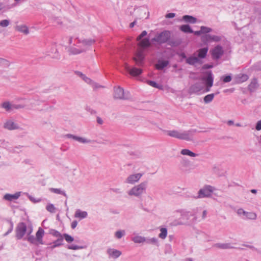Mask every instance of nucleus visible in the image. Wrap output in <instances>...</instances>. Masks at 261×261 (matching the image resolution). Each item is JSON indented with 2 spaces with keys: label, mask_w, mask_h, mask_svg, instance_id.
I'll use <instances>...</instances> for the list:
<instances>
[{
  "label": "nucleus",
  "mask_w": 261,
  "mask_h": 261,
  "mask_svg": "<svg viewBox=\"0 0 261 261\" xmlns=\"http://www.w3.org/2000/svg\"><path fill=\"white\" fill-rule=\"evenodd\" d=\"M76 44L69 47L68 52L71 55H77L86 52L88 48L95 42L93 39H79L76 38Z\"/></svg>",
  "instance_id": "obj_1"
},
{
  "label": "nucleus",
  "mask_w": 261,
  "mask_h": 261,
  "mask_svg": "<svg viewBox=\"0 0 261 261\" xmlns=\"http://www.w3.org/2000/svg\"><path fill=\"white\" fill-rule=\"evenodd\" d=\"M138 45L139 48L133 60L138 66H141L143 64L144 58V49L149 47L150 46V42L148 38H144L140 40Z\"/></svg>",
  "instance_id": "obj_2"
},
{
  "label": "nucleus",
  "mask_w": 261,
  "mask_h": 261,
  "mask_svg": "<svg viewBox=\"0 0 261 261\" xmlns=\"http://www.w3.org/2000/svg\"><path fill=\"white\" fill-rule=\"evenodd\" d=\"M146 188L147 182H142L132 188L127 193L130 196L140 197L146 192Z\"/></svg>",
  "instance_id": "obj_3"
},
{
  "label": "nucleus",
  "mask_w": 261,
  "mask_h": 261,
  "mask_svg": "<svg viewBox=\"0 0 261 261\" xmlns=\"http://www.w3.org/2000/svg\"><path fill=\"white\" fill-rule=\"evenodd\" d=\"M170 32L168 31H164L157 34L151 39L152 42H156L159 44L167 42L170 38Z\"/></svg>",
  "instance_id": "obj_4"
},
{
  "label": "nucleus",
  "mask_w": 261,
  "mask_h": 261,
  "mask_svg": "<svg viewBox=\"0 0 261 261\" xmlns=\"http://www.w3.org/2000/svg\"><path fill=\"white\" fill-rule=\"evenodd\" d=\"M213 192V188L211 186H206L203 188L200 189L198 192L196 198H202L210 197Z\"/></svg>",
  "instance_id": "obj_5"
},
{
  "label": "nucleus",
  "mask_w": 261,
  "mask_h": 261,
  "mask_svg": "<svg viewBox=\"0 0 261 261\" xmlns=\"http://www.w3.org/2000/svg\"><path fill=\"white\" fill-rule=\"evenodd\" d=\"M202 80L205 82L206 86L205 88L203 90V92H208L210 91L211 87L213 85L214 77L211 71L207 72V75L206 77H203Z\"/></svg>",
  "instance_id": "obj_6"
},
{
  "label": "nucleus",
  "mask_w": 261,
  "mask_h": 261,
  "mask_svg": "<svg viewBox=\"0 0 261 261\" xmlns=\"http://www.w3.org/2000/svg\"><path fill=\"white\" fill-rule=\"evenodd\" d=\"M210 53L213 59L218 60L223 55L224 50L221 45H218L210 50Z\"/></svg>",
  "instance_id": "obj_7"
},
{
  "label": "nucleus",
  "mask_w": 261,
  "mask_h": 261,
  "mask_svg": "<svg viewBox=\"0 0 261 261\" xmlns=\"http://www.w3.org/2000/svg\"><path fill=\"white\" fill-rule=\"evenodd\" d=\"M27 231V226L23 222L18 223L16 228V237L17 239H21L24 236Z\"/></svg>",
  "instance_id": "obj_8"
},
{
  "label": "nucleus",
  "mask_w": 261,
  "mask_h": 261,
  "mask_svg": "<svg viewBox=\"0 0 261 261\" xmlns=\"http://www.w3.org/2000/svg\"><path fill=\"white\" fill-rule=\"evenodd\" d=\"M143 175L141 173L130 174L127 177L124 182L125 184L134 185L139 181Z\"/></svg>",
  "instance_id": "obj_9"
},
{
  "label": "nucleus",
  "mask_w": 261,
  "mask_h": 261,
  "mask_svg": "<svg viewBox=\"0 0 261 261\" xmlns=\"http://www.w3.org/2000/svg\"><path fill=\"white\" fill-rule=\"evenodd\" d=\"M114 97L115 99H127L129 98L128 95L127 94L125 95L124 89L120 87L114 88Z\"/></svg>",
  "instance_id": "obj_10"
},
{
  "label": "nucleus",
  "mask_w": 261,
  "mask_h": 261,
  "mask_svg": "<svg viewBox=\"0 0 261 261\" xmlns=\"http://www.w3.org/2000/svg\"><path fill=\"white\" fill-rule=\"evenodd\" d=\"M125 70L129 72L130 75L133 76H137L141 74L142 70L141 69L133 67L130 68L127 64H125Z\"/></svg>",
  "instance_id": "obj_11"
},
{
  "label": "nucleus",
  "mask_w": 261,
  "mask_h": 261,
  "mask_svg": "<svg viewBox=\"0 0 261 261\" xmlns=\"http://www.w3.org/2000/svg\"><path fill=\"white\" fill-rule=\"evenodd\" d=\"M65 136L67 138L73 139L81 143H90L92 142L91 140L87 139L85 138L76 136L70 134H67L65 135Z\"/></svg>",
  "instance_id": "obj_12"
},
{
  "label": "nucleus",
  "mask_w": 261,
  "mask_h": 261,
  "mask_svg": "<svg viewBox=\"0 0 261 261\" xmlns=\"http://www.w3.org/2000/svg\"><path fill=\"white\" fill-rule=\"evenodd\" d=\"M193 139V134L191 130L180 131L179 139L186 141H191Z\"/></svg>",
  "instance_id": "obj_13"
},
{
  "label": "nucleus",
  "mask_w": 261,
  "mask_h": 261,
  "mask_svg": "<svg viewBox=\"0 0 261 261\" xmlns=\"http://www.w3.org/2000/svg\"><path fill=\"white\" fill-rule=\"evenodd\" d=\"M4 127L8 130H14L18 129L19 126L14 121L8 120L4 123Z\"/></svg>",
  "instance_id": "obj_14"
},
{
  "label": "nucleus",
  "mask_w": 261,
  "mask_h": 261,
  "mask_svg": "<svg viewBox=\"0 0 261 261\" xmlns=\"http://www.w3.org/2000/svg\"><path fill=\"white\" fill-rule=\"evenodd\" d=\"M208 50V48L207 47L200 48L194 53V55L196 56L199 60L200 59H204L206 56Z\"/></svg>",
  "instance_id": "obj_15"
},
{
  "label": "nucleus",
  "mask_w": 261,
  "mask_h": 261,
  "mask_svg": "<svg viewBox=\"0 0 261 261\" xmlns=\"http://www.w3.org/2000/svg\"><path fill=\"white\" fill-rule=\"evenodd\" d=\"M204 89V87L201 83H197L191 86L190 91L191 93H198Z\"/></svg>",
  "instance_id": "obj_16"
},
{
  "label": "nucleus",
  "mask_w": 261,
  "mask_h": 261,
  "mask_svg": "<svg viewBox=\"0 0 261 261\" xmlns=\"http://www.w3.org/2000/svg\"><path fill=\"white\" fill-rule=\"evenodd\" d=\"M107 252L110 257L116 259L118 258L122 254L121 252L114 248H109Z\"/></svg>",
  "instance_id": "obj_17"
},
{
  "label": "nucleus",
  "mask_w": 261,
  "mask_h": 261,
  "mask_svg": "<svg viewBox=\"0 0 261 261\" xmlns=\"http://www.w3.org/2000/svg\"><path fill=\"white\" fill-rule=\"evenodd\" d=\"M20 196V192H17L15 193L14 194H6L4 196V199L12 201L14 200L17 199L19 196Z\"/></svg>",
  "instance_id": "obj_18"
},
{
  "label": "nucleus",
  "mask_w": 261,
  "mask_h": 261,
  "mask_svg": "<svg viewBox=\"0 0 261 261\" xmlns=\"http://www.w3.org/2000/svg\"><path fill=\"white\" fill-rule=\"evenodd\" d=\"M1 107L8 113H11L13 111V104L8 101L2 103Z\"/></svg>",
  "instance_id": "obj_19"
},
{
  "label": "nucleus",
  "mask_w": 261,
  "mask_h": 261,
  "mask_svg": "<svg viewBox=\"0 0 261 261\" xmlns=\"http://www.w3.org/2000/svg\"><path fill=\"white\" fill-rule=\"evenodd\" d=\"M200 60L196 57V56H191L186 59V63L191 65H194L196 63H200Z\"/></svg>",
  "instance_id": "obj_20"
},
{
  "label": "nucleus",
  "mask_w": 261,
  "mask_h": 261,
  "mask_svg": "<svg viewBox=\"0 0 261 261\" xmlns=\"http://www.w3.org/2000/svg\"><path fill=\"white\" fill-rule=\"evenodd\" d=\"M44 234V230L40 227L36 233V240L41 244H43L42 238Z\"/></svg>",
  "instance_id": "obj_21"
},
{
  "label": "nucleus",
  "mask_w": 261,
  "mask_h": 261,
  "mask_svg": "<svg viewBox=\"0 0 261 261\" xmlns=\"http://www.w3.org/2000/svg\"><path fill=\"white\" fill-rule=\"evenodd\" d=\"M169 64V61L164 60H159L155 64V68L158 70H162Z\"/></svg>",
  "instance_id": "obj_22"
},
{
  "label": "nucleus",
  "mask_w": 261,
  "mask_h": 261,
  "mask_svg": "<svg viewBox=\"0 0 261 261\" xmlns=\"http://www.w3.org/2000/svg\"><path fill=\"white\" fill-rule=\"evenodd\" d=\"M49 55H52V58L59 59H60V55H59L58 51L56 45L51 47L49 51H48Z\"/></svg>",
  "instance_id": "obj_23"
},
{
  "label": "nucleus",
  "mask_w": 261,
  "mask_h": 261,
  "mask_svg": "<svg viewBox=\"0 0 261 261\" xmlns=\"http://www.w3.org/2000/svg\"><path fill=\"white\" fill-rule=\"evenodd\" d=\"M165 132L168 136L179 139L180 131L177 130H165Z\"/></svg>",
  "instance_id": "obj_24"
},
{
  "label": "nucleus",
  "mask_w": 261,
  "mask_h": 261,
  "mask_svg": "<svg viewBox=\"0 0 261 261\" xmlns=\"http://www.w3.org/2000/svg\"><path fill=\"white\" fill-rule=\"evenodd\" d=\"M88 216V213L86 211H82L78 209L75 211L74 217L80 218L81 219L86 218Z\"/></svg>",
  "instance_id": "obj_25"
},
{
  "label": "nucleus",
  "mask_w": 261,
  "mask_h": 261,
  "mask_svg": "<svg viewBox=\"0 0 261 261\" xmlns=\"http://www.w3.org/2000/svg\"><path fill=\"white\" fill-rule=\"evenodd\" d=\"M180 154L183 155H188L191 157H196L198 155V154L192 152L188 149H183L181 150Z\"/></svg>",
  "instance_id": "obj_26"
},
{
  "label": "nucleus",
  "mask_w": 261,
  "mask_h": 261,
  "mask_svg": "<svg viewBox=\"0 0 261 261\" xmlns=\"http://www.w3.org/2000/svg\"><path fill=\"white\" fill-rule=\"evenodd\" d=\"M16 31L23 33L25 35H27L29 33V30L28 28L25 25H17L15 28Z\"/></svg>",
  "instance_id": "obj_27"
},
{
  "label": "nucleus",
  "mask_w": 261,
  "mask_h": 261,
  "mask_svg": "<svg viewBox=\"0 0 261 261\" xmlns=\"http://www.w3.org/2000/svg\"><path fill=\"white\" fill-rule=\"evenodd\" d=\"M132 240L135 243H145L146 238L141 236L137 235L132 238Z\"/></svg>",
  "instance_id": "obj_28"
},
{
  "label": "nucleus",
  "mask_w": 261,
  "mask_h": 261,
  "mask_svg": "<svg viewBox=\"0 0 261 261\" xmlns=\"http://www.w3.org/2000/svg\"><path fill=\"white\" fill-rule=\"evenodd\" d=\"M75 73L77 76L81 77L86 83H87L88 84H92V80L90 78L87 77L85 74L82 73L81 72L79 71H76L75 72Z\"/></svg>",
  "instance_id": "obj_29"
},
{
  "label": "nucleus",
  "mask_w": 261,
  "mask_h": 261,
  "mask_svg": "<svg viewBox=\"0 0 261 261\" xmlns=\"http://www.w3.org/2000/svg\"><path fill=\"white\" fill-rule=\"evenodd\" d=\"M182 19L186 22H189L191 23H195L196 22V18L190 15H184L182 17Z\"/></svg>",
  "instance_id": "obj_30"
},
{
  "label": "nucleus",
  "mask_w": 261,
  "mask_h": 261,
  "mask_svg": "<svg viewBox=\"0 0 261 261\" xmlns=\"http://www.w3.org/2000/svg\"><path fill=\"white\" fill-rule=\"evenodd\" d=\"M180 30L184 33H192L194 32L188 24L181 25L180 27Z\"/></svg>",
  "instance_id": "obj_31"
},
{
  "label": "nucleus",
  "mask_w": 261,
  "mask_h": 261,
  "mask_svg": "<svg viewBox=\"0 0 261 261\" xmlns=\"http://www.w3.org/2000/svg\"><path fill=\"white\" fill-rule=\"evenodd\" d=\"M160 233L159 234V237L162 239H165L167 236V229L166 228L162 227L160 229Z\"/></svg>",
  "instance_id": "obj_32"
},
{
  "label": "nucleus",
  "mask_w": 261,
  "mask_h": 261,
  "mask_svg": "<svg viewBox=\"0 0 261 261\" xmlns=\"http://www.w3.org/2000/svg\"><path fill=\"white\" fill-rule=\"evenodd\" d=\"M215 94L212 93L205 96L203 98V101L205 103H208L211 102L214 99Z\"/></svg>",
  "instance_id": "obj_33"
},
{
  "label": "nucleus",
  "mask_w": 261,
  "mask_h": 261,
  "mask_svg": "<svg viewBox=\"0 0 261 261\" xmlns=\"http://www.w3.org/2000/svg\"><path fill=\"white\" fill-rule=\"evenodd\" d=\"M145 243L148 244H152L157 245L158 244V240L156 238H146Z\"/></svg>",
  "instance_id": "obj_34"
},
{
  "label": "nucleus",
  "mask_w": 261,
  "mask_h": 261,
  "mask_svg": "<svg viewBox=\"0 0 261 261\" xmlns=\"http://www.w3.org/2000/svg\"><path fill=\"white\" fill-rule=\"evenodd\" d=\"M217 246L221 249H226L232 248L233 247L231 246L230 243H219L217 244Z\"/></svg>",
  "instance_id": "obj_35"
},
{
  "label": "nucleus",
  "mask_w": 261,
  "mask_h": 261,
  "mask_svg": "<svg viewBox=\"0 0 261 261\" xmlns=\"http://www.w3.org/2000/svg\"><path fill=\"white\" fill-rule=\"evenodd\" d=\"M245 216L246 219H250V220H255L257 218L256 214L253 212H246V213Z\"/></svg>",
  "instance_id": "obj_36"
},
{
  "label": "nucleus",
  "mask_w": 261,
  "mask_h": 261,
  "mask_svg": "<svg viewBox=\"0 0 261 261\" xmlns=\"http://www.w3.org/2000/svg\"><path fill=\"white\" fill-rule=\"evenodd\" d=\"M63 238H58V239L53 243V245L50 246V248L53 249L56 247L59 246L62 244Z\"/></svg>",
  "instance_id": "obj_37"
},
{
  "label": "nucleus",
  "mask_w": 261,
  "mask_h": 261,
  "mask_svg": "<svg viewBox=\"0 0 261 261\" xmlns=\"http://www.w3.org/2000/svg\"><path fill=\"white\" fill-rule=\"evenodd\" d=\"M125 234L124 230H119L115 232V237L118 239H121Z\"/></svg>",
  "instance_id": "obj_38"
},
{
  "label": "nucleus",
  "mask_w": 261,
  "mask_h": 261,
  "mask_svg": "<svg viewBox=\"0 0 261 261\" xmlns=\"http://www.w3.org/2000/svg\"><path fill=\"white\" fill-rule=\"evenodd\" d=\"M258 86L257 80L256 79H254L252 81L251 83L249 85V88L251 91H253L255 89L257 88Z\"/></svg>",
  "instance_id": "obj_39"
},
{
  "label": "nucleus",
  "mask_w": 261,
  "mask_h": 261,
  "mask_svg": "<svg viewBox=\"0 0 261 261\" xmlns=\"http://www.w3.org/2000/svg\"><path fill=\"white\" fill-rule=\"evenodd\" d=\"M147 83L149 85H150L153 87H154V88H158L159 89H162V85H160L158 84L156 82H155L154 81H148L147 82Z\"/></svg>",
  "instance_id": "obj_40"
},
{
  "label": "nucleus",
  "mask_w": 261,
  "mask_h": 261,
  "mask_svg": "<svg viewBox=\"0 0 261 261\" xmlns=\"http://www.w3.org/2000/svg\"><path fill=\"white\" fill-rule=\"evenodd\" d=\"M51 192H53L54 193H56V194H62V195H63L64 196H66V193L64 191H62L61 189H57V188H50V190H49Z\"/></svg>",
  "instance_id": "obj_41"
},
{
  "label": "nucleus",
  "mask_w": 261,
  "mask_h": 261,
  "mask_svg": "<svg viewBox=\"0 0 261 261\" xmlns=\"http://www.w3.org/2000/svg\"><path fill=\"white\" fill-rule=\"evenodd\" d=\"M32 232V229L31 228V230L28 232V235L27 240L30 242L31 243H34L35 241V238L33 236H30V234Z\"/></svg>",
  "instance_id": "obj_42"
},
{
  "label": "nucleus",
  "mask_w": 261,
  "mask_h": 261,
  "mask_svg": "<svg viewBox=\"0 0 261 261\" xmlns=\"http://www.w3.org/2000/svg\"><path fill=\"white\" fill-rule=\"evenodd\" d=\"M46 208L48 212L51 213H55L56 212V208L53 204H48Z\"/></svg>",
  "instance_id": "obj_43"
},
{
  "label": "nucleus",
  "mask_w": 261,
  "mask_h": 261,
  "mask_svg": "<svg viewBox=\"0 0 261 261\" xmlns=\"http://www.w3.org/2000/svg\"><path fill=\"white\" fill-rule=\"evenodd\" d=\"M50 233L58 238H63V236L61 234L60 232L54 229L50 230Z\"/></svg>",
  "instance_id": "obj_44"
},
{
  "label": "nucleus",
  "mask_w": 261,
  "mask_h": 261,
  "mask_svg": "<svg viewBox=\"0 0 261 261\" xmlns=\"http://www.w3.org/2000/svg\"><path fill=\"white\" fill-rule=\"evenodd\" d=\"M63 237L64 238L65 240L68 243H71V242H73L74 240V239L72 237H71V236H70L67 233L64 234Z\"/></svg>",
  "instance_id": "obj_45"
},
{
  "label": "nucleus",
  "mask_w": 261,
  "mask_h": 261,
  "mask_svg": "<svg viewBox=\"0 0 261 261\" xmlns=\"http://www.w3.org/2000/svg\"><path fill=\"white\" fill-rule=\"evenodd\" d=\"M200 29H201V32H202V34L207 33L211 32L212 30V29H211L210 28H208V27H204V26L201 27Z\"/></svg>",
  "instance_id": "obj_46"
},
{
  "label": "nucleus",
  "mask_w": 261,
  "mask_h": 261,
  "mask_svg": "<svg viewBox=\"0 0 261 261\" xmlns=\"http://www.w3.org/2000/svg\"><path fill=\"white\" fill-rule=\"evenodd\" d=\"M221 79L224 83H228L231 81L232 78L230 75H224L222 76Z\"/></svg>",
  "instance_id": "obj_47"
},
{
  "label": "nucleus",
  "mask_w": 261,
  "mask_h": 261,
  "mask_svg": "<svg viewBox=\"0 0 261 261\" xmlns=\"http://www.w3.org/2000/svg\"><path fill=\"white\" fill-rule=\"evenodd\" d=\"M9 24L10 21L7 19H4L0 21V26L2 27H7Z\"/></svg>",
  "instance_id": "obj_48"
},
{
  "label": "nucleus",
  "mask_w": 261,
  "mask_h": 261,
  "mask_svg": "<svg viewBox=\"0 0 261 261\" xmlns=\"http://www.w3.org/2000/svg\"><path fill=\"white\" fill-rule=\"evenodd\" d=\"M0 64L2 65H4L6 67H9L10 65L9 62L3 59H0Z\"/></svg>",
  "instance_id": "obj_49"
},
{
  "label": "nucleus",
  "mask_w": 261,
  "mask_h": 261,
  "mask_svg": "<svg viewBox=\"0 0 261 261\" xmlns=\"http://www.w3.org/2000/svg\"><path fill=\"white\" fill-rule=\"evenodd\" d=\"M25 107L24 105H20V104H13V111L14 110H18L23 109Z\"/></svg>",
  "instance_id": "obj_50"
},
{
  "label": "nucleus",
  "mask_w": 261,
  "mask_h": 261,
  "mask_svg": "<svg viewBox=\"0 0 261 261\" xmlns=\"http://www.w3.org/2000/svg\"><path fill=\"white\" fill-rule=\"evenodd\" d=\"M239 79L241 82H244L248 80V77L246 74H242Z\"/></svg>",
  "instance_id": "obj_51"
},
{
  "label": "nucleus",
  "mask_w": 261,
  "mask_h": 261,
  "mask_svg": "<svg viewBox=\"0 0 261 261\" xmlns=\"http://www.w3.org/2000/svg\"><path fill=\"white\" fill-rule=\"evenodd\" d=\"M146 35H147V32L146 31H142V33H141V34L137 37V40L138 41L141 40L142 38L143 37L145 36Z\"/></svg>",
  "instance_id": "obj_52"
},
{
  "label": "nucleus",
  "mask_w": 261,
  "mask_h": 261,
  "mask_svg": "<svg viewBox=\"0 0 261 261\" xmlns=\"http://www.w3.org/2000/svg\"><path fill=\"white\" fill-rule=\"evenodd\" d=\"M68 248L70 249H72V250H77V249L82 248V247H80L76 245H71L68 246Z\"/></svg>",
  "instance_id": "obj_53"
},
{
  "label": "nucleus",
  "mask_w": 261,
  "mask_h": 261,
  "mask_svg": "<svg viewBox=\"0 0 261 261\" xmlns=\"http://www.w3.org/2000/svg\"><path fill=\"white\" fill-rule=\"evenodd\" d=\"M209 37L211 39L216 42L219 41L221 40V38L218 36H209Z\"/></svg>",
  "instance_id": "obj_54"
},
{
  "label": "nucleus",
  "mask_w": 261,
  "mask_h": 261,
  "mask_svg": "<svg viewBox=\"0 0 261 261\" xmlns=\"http://www.w3.org/2000/svg\"><path fill=\"white\" fill-rule=\"evenodd\" d=\"M23 147L22 146H20V145H19V146H15L13 149V150L12 151L13 152H17V153H18L19 151H21L20 149L21 148H22Z\"/></svg>",
  "instance_id": "obj_55"
},
{
  "label": "nucleus",
  "mask_w": 261,
  "mask_h": 261,
  "mask_svg": "<svg viewBox=\"0 0 261 261\" xmlns=\"http://www.w3.org/2000/svg\"><path fill=\"white\" fill-rule=\"evenodd\" d=\"M246 212L245 211L243 208H239L237 211V214L239 215H243L245 216Z\"/></svg>",
  "instance_id": "obj_56"
},
{
  "label": "nucleus",
  "mask_w": 261,
  "mask_h": 261,
  "mask_svg": "<svg viewBox=\"0 0 261 261\" xmlns=\"http://www.w3.org/2000/svg\"><path fill=\"white\" fill-rule=\"evenodd\" d=\"M111 191L117 194L122 193V191L120 188H113L111 189Z\"/></svg>",
  "instance_id": "obj_57"
},
{
  "label": "nucleus",
  "mask_w": 261,
  "mask_h": 261,
  "mask_svg": "<svg viewBox=\"0 0 261 261\" xmlns=\"http://www.w3.org/2000/svg\"><path fill=\"white\" fill-rule=\"evenodd\" d=\"M255 128L257 130H259L261 129V120L258 121L257 122V123L256 124Z\"/></svg>",
  "instance_id": "obj_58"
},
{
  "label": "nucleus",
  "mask_w": 261,
  "mask_h": 261,
  "mask_svg": "<svg viewBox=\"0 0 261 261\" xmlns=\"http://www.w3.org/2000/svg\"><path fill=\"white\" fill-rule=\"evenodd\" d=\"M175 14L174 13H169L166 15V18H171L174 17Z\"/></svg>",
  "instance_id": "obj_59"
},
{
  "label": "nucleus",
  "mask_w": 261,
  "mask_h": 261,
  "mask_svg": "<svg viewBox=\"0 0 261 261\" xmlns=\"http://www.w3.org/2000/svg\"><path fill=\"white\" fill-rule=\"evenodd\" d=\"M77 225V222L76 221H73L71 224V227L72 229H74Z\"/></svg>",
  "instance_id": "obj_60"
},
{
  "label": "nucleus",
  "mask_w": 261,
  "mask_h": 261,
  "mask_svg": "<svg viewBox=\"0 0 261 261\" xmlns=\"http://www.w3.org/2000/svg\"><path fill=\"white\" fill-rule=\"evenodd\" d=\"M171 251H172V247H171V246L170 245H169L167 246V250H166V253L167 252H168V253H171Z\"/></svg>",
  "instance_id": "obj_61"
},
{
  "label": "nucleus",
  "mask_w": 261,
  "mask_h": 261,
  "mask_svg": "<svg viewBox=\"0 0 261 261\" xmlns=\"http://www.w3.org/2000/svg\"><path fill=\"white\" fill-rule=\"evenodd\" d=\"M72 40H73L72 37H69L68 38V43L69 45H70V46L72 45Z\"/></svg>",
  "instance_id": "obj_62"
},
{
  "label": "nucleus",
  "mask_w": 261,
  "mask_h": 261,
  "mask_svg": "<svg viewBox=\"0 0 261 261\" xmlns=\"http://www.w3.org/2000/svg\"><path fill=\"white\" fill-rule=\"evenodd\" d=\"M192 33H194L195 35H197V36H199L201 34H202V32H201V30H199V31H194V32H193Z\"/></svg>",
  "instance_id": "obj_63"
},
{
  "label": "nucleus",
  "mask_w": 261,
  "mask_h": 261,
  "mask_svg": "<svg viewBox=\"0 0 261 261\" xmlns=\"http://www.w3.org/2000/svg\"><path fill=\"white\" fill-rule=\"evenodd\" d=\"M206 215H207V211L206 210L203 211L202 212V218L203 219H204L206 218Z\"/></svg>",
  "instance_id": "obj_64"
}]
</instances>
